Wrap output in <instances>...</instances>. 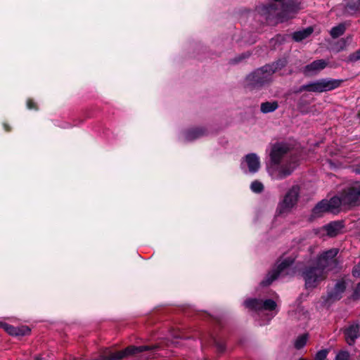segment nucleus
<instances>
[{
	"label": "nucleus",
	"mask_w": 360,
	"mask_h": 360,
	"mask_svg": "<svg viewBox=\"0 0 360 360\" xmlns=\"http://www.w3.org/2000/svg\"><path fill=\"white\" fill-rule=\"evenodd\" d=\"M289 150V145L284 142L276 143L271 146L269 153L270 164L268 167V172L273 179H283L290 176L295 170L296 167L295 162L280 165Z\"/></svg>",
	"instance_id": "obj_1"
},
{
	"label": "nucleus",
	"mask_w": 360,
	"mask_h": 360,
	"mask_svg": "<svg viewBox=\"0 0 360 360\" xmlns=\"http://www.w3.org/2000/svg\"><path fill=\"white\" fill-rule=\"evenodd\" d=\"M285 60H278L256 70L246 77V85L250 88L260 87L271 80L273 74L285 65Z\"/></svg>",
	"instance_id": "obj_2"
},
{
	"label": "nucleus",
	"mask_w": 360,
	"mask_h": 360,
	"mask_svg": "<svg viewBox=\"0 0 360 360\" xmlns=\"http://www.w3.org/2000/svg\"><path fill=\"white\" fill-rule=\"evenodd\" d=\"M342 82V79H321L300 86L299 92L307 91L309 92L321 93L333 90L339 87Z\"/></svg>",
	"instance_id": "obj_3"
},
{
	"label": "nucleus",
	"mask_w": 360,
	"mask_h": 360,
	"mask_svg": "<svg viewBox=\"0 0 360 360\" xmlns=\"http://www.w3.org/2000/svg\"><path fill=\"white\" fill-rule=\"evenodd\" d=\"M307 289L316 288L326 277V271L316 264L307 267L302 273Z\"/></svg>",
	"instance_id": "obj_4"
},
{
	"label": "nucleus",
	"mask_w": 360,
	"mask_h": 360,
	"mask_svg": "<svg viewBox=\"0 0 360 360\" xmlns=\"http://www.w3.org/2000/svg\"><path fill=\"white\" fill-rule=\"evenodd\" d=\"M293 262L294 259L290 257L285 258L279 261L276 269L269 272L266 278L261 282V284L263 286L269 285L279 276L288 274V269Z\"/></svg>",
	"instance_id": "obj_5"
},
{
	"label": "nucleus",
	"mask_w": 360,
	"mask_h": 360,
	"mask_svg": "<svg viewBox=\"0 0 360 360\" xmlns=\"http://www.w3.org/2000/svg\"><path fill=\"white\" fill-rule=\"evenodd\" d=\"M342 200L345 207H353L360 204V184H356L345 189L342 193Z\"/></svg>",
	"instance_id": "obj_6"
},
{
	"label": "nucleus",
	"mask_w": 360,
	"mask_h": 360,
	"mask_svg": "<svg viewBox=\"0 0 360 360\" xmlns=\"http://www.w3.org/2000/svg\"><path fill=\"white\" fill-rule=\"evenodd\" d=\"M246 308L253 311H275L277 307L276 302L271 299L265 300L258 299H249L245 301Z\"/></svg>",
	"instance_id": "obj_7"
},
{
	"label": "nucleus",
	"mask_w": 360,
	"mask_h": 360,
	"mask_svg": "<svg viewBox=\"0 0 360 360\" xmlns=\"http://www.w3.org/2000/svg\"><path fill=\"white\" fill-rule=\"evenodd\" d=\"M299 195V188L292 186V188L286 193L283 202L279 205L278 210L280 213H283L290 210L297 203Z\"/></svg>",
	"instance_id": "obj_8"
},
{
	"label": "nucleus",
	"mask_w": 360,
	"mask_h": 360,
	"mask_svg": "<svg viewBox=\"0 0 360 360\" xmlns=\"http://www.w3.org/2000/svg\"><path fill=\"white\" fill-rule=\"evenodd\" d=\"M151 349L152 347H150L148 346H131L126 348L124 350L111 353L109 355H108L105 358L106 360H121L123 358L129 356V354L142 352Z\"/></svg>",
	"instance_id": "obj_9"
},
{
	"label": "nucleus",
	"mask_w": 360,
	"mask_h": 360,
	"mask_svg": "<svg viewBox=\"0 0 360 360\" xmlns=\"http://www.w3.org/2000/svg\"><path fill=\"white\" fill-rule=\"evenodd\" d=\"M338 250L336 248H332L323 252L318 257L316 265L322 268V269L325 271V269L333 262L334 258L338 255Z\"/></svg>",
	"instance_id": "obj_10"
},
{
	"label": "nucleus",
	"mask_w": 360,
	"mask_h": 360,
	"mask_svg": "<svg viewBox=\"0 0 360 360\" xmlns=\"http://www.w3.org/2000/svg\"><path fill=\"white\" fill-rule=\"evenodd\" d=\"M243 168L246 166L250 173H255L258 172L260 168L259 158L256 153H250L245 155L244 160L241 163Z\"/></svg>",
	"instance_id": "obj_11"
},
{
	"label": "nucleus",
	"mask_w": 360,
	"mask_h": 360,
	"mask_svg": "<svg viewBox=\"0 0 360 360\" xmlns=\"http://www.w3.org/2000/svg\"><path fill=\"white\" fill-rule=\"evenodd\" d=\"M344 333L347 344L353 345L360 336V325L358 323L351 324L345 328Z\"/></svg>",
	"instance_id": "obj_12"
},
{
	"label": "nucleus",
	"mask_w": 360,
	"mask_h": 360,
	"mask_svg": "<svg viewBox=\"0 0 360 360\" xmlns=\"http://www.w3.org/2000/svg\"><path fill=\"white\" fill-rule=\"evenodd\" d=\"M328 63V62L323 59L314 60L304 68L303 72L307 75H316L323 70Z\"/></svg>",
	"instance_id": "obj_13"
},
{
	"label": "nucleus",
	"mask_w": 360,
	"mask_h": 360,
	"mask_svg": "<svg viewBox=\"0 0 360 360\" xmlns=\"http://www.w3.org/2000/svg\"><path fill=\"white\" fill-rule=\"evenodd\" d=\"M3 328L4 330L11 335H16V336H23L25 335L29 334L30 330V328L26 326H22L20 327H15L6 323L2 324Z\"/></svg>",
	"instance_id": "obj_14"
},
{
	"label": "nucleus",
	"mask_w": 360,
	"mask_h": 360,
	"mask_svg": "<svg viewBox=\"0 0 360 360\" xmlns=\"http://www.w3.org/2000/svg\"><path fill=\"white\" fill-rule=\"evenodd\" d=\"M342 228L343 225L341 221H333L323 227L327 235L330 237H334L339 234Z\"/></svg>",
	"instance_id": "obj_15"
},
{
	"label": "nucleus",
	"mask_w": 360,
	"mask_h": 360,
	"mask_svg": "<svg viewBox=\"0 0 360 360\" xmlns=\"http://www.w3.org/2000/svg\"><path fill=\"white\" fill-rule=\"evenodd\" d=\"M346 288V285L344 281H338L334 289L328 293V300L335 301L340 300L342 297V294L344 292Z\"/></svg>",
	"instance_id": "obj_16"
},
{
	"label": "nucleus",
	"mask_w": 360,
	"mask_h": 360,
	"mask_svg": "<svg viewBox=\"0 0 360 360\" xmlns=\"http://www.w3.org/2000/svg\"><path fill=\"white\" fill-rule=\"evenodd\" d=\"M328 205L329 208V212L335 213L338 212L340 207H345L342 200V195L340 196H335L330 200H328Z\"/></svg>",
	"instance_id": "obj_17"
},
{
	"label": "nucleus",
	"mask_w": 360,
	"mask_h": 360,
	"mask_svg": "<svg viewBox=\"0 0 360 360\" xmlns=\"http://www.w3.org/2000/svg\"><path fill=\"white\" fill-rule=\"evenodd\" d=\"M325 212H329V208L328 200H323L314 207L312 213L314 217H319Z\"/></svg>",
	"instance_id": "obj_18"
},
{
	"label": "nucleus",
	"mask_w": 360,
	"mask_h": 360,
	"mask_svg": "<svg viewBox=\"0 0 360 360\" xmlns=\"http://www.w3.org/2000/svg\"><path fill=\"white\" fill-rule=\"evenodd\" d=\"M259 11L262 15L265 16L266 19H269L271 15L278 14L276 12V6L273 4L260 7Z\"/></svg>",
	"instance_id": "obj_19"
},
{
	"label": "nucleus",
	"mask_w": 360,
	"mask_h": 360,
	"mask_svg": "<svg viewBox=\"0 0 360 360\" xmlns=\"http://www.w3.org/2000/svg\"><path fill=\"white\" fill-rule=\"evenodd\" d=\"M345 13L349 15L360 13V0L352 1L350 3H348L345 6Z\"/></svg>",
	"instance_id": "obj_20"
},
{
	"label": "nucleus",
	"mask_w": 360,
	"mask_h": 360,
	"mask_svg": "<svg viewBox=\"0 0 360 360\" xmlns=\"http://www.w3.org/2000/svg\"><path fill=\"white\" fill-rule=\"evenodd\" d=\"M312 32L313 29L311 27H307L303 30L294 32L292 38L296 41H300L308 37Z\"/></svg>",
	"instance_id": "obj_21"
},
{
	"label": "nucleus",
	"mask_w": 360,
	"mask_h": 360,
	"mask_svg": "<svg viewBox=\"0 0 360 360\" xmlns=\"http://www.w3.org/2000/svg\"><path fill=\"white\" fill-rule=\"evenodd\" d=\"M278 107L276 101L264 102L261 104V111L263 113H269L275 111Z\"/></svg>",
	"instance_id": "obj_22"
},
{
	"label": "nucleus",
	"mask_w": 360,
	"mask_h": 360,
	"mask_svg": "<svg viewBox=\"0 0 360 360\" xmlns=\"http://www.w3.org/2000/svg\"><path fill=\"white\" fill-rule=\"evenodd\" d=\"M205 134V131L202 129H195L188 131L185 136L186 141H193L202 136Z\"/></svg>",
	"instance_id": "obj_23"
},
{
	"label": "nucleus",
	"mask_w": 360,
	"mask_h": 360,
	"mask_svg": "<svg viewBox=\"0 0 360 360\" xmlns=\"http://www.w3.org/2000/svg\"><path fill=\"white\" fill-rule=\"evenodd\" d=\"M309 335L307 333L302 334L298 336L294 342V346L297 349H300L303 348L308 340Z\"/></svg>",
	"instance_id": "obj_24"
},
{
	"label": "nucleus",
	"mask_w": 360,
	"mask_h": 360,
	"mask_svg": "<svg viewBox=\"0 0 360 360\" xmlns=\"http://www.w3.org/2000/svg\"><path fill=\"white\" fill-rule=\"evenodd\" d=\"M345 31V27L343 24H340L338 26L333 27L330 32V34L333 38H338L344 34Z\"/></svg>",
	"instance_id": "obj_25"
},
{
	"label": "nucleus",
	"mask_w": 360,
	"mask_h": 360,
	"mask_svg": "<svg viewBox=\"0 0 360 360\" xmlns=\"http://www.w3.org/2000/svg\"><path fill=\"white\" fill-rule=\"evenodd\" d=\"M250 188L255 193H260L262 191L264 186L261 182L255 181L251 184Z\"/></svg>",
	"instance_id": "obj_26"
},
{
	"label": "nucleus",
	"mask_w": 360,
	"mask_h": 360,
	"mask_svg": "<svg viewBox=\"0 0 360 360\" xmlns=\"http://www.w3.org/2000/svg\"><path fill=\"white\" fill-rule=\"evenodd\" d=\"M328 354V349H321L316 354L314 360H327Z\"/></svg>",
	"instance_id": "obj_27"
},
{
	"label": "nucleus",
	"mask_w": 360,
	"mask_h": 360,
	"mask_svg": "<svg viewBox=\"0 0 360 360\" xmlns=\"http://www.w3.org/2000/svg\"><path fill=\"white\" fill-rule=\"evenodd\" d=\"M335 360H349V354L347 351H340L337 354Z\"/></svg>",
	"instance_id": "obj_28"
},
{
	"label": "nucleus",
	"mask_w": 360,
	"mask_h": 360,
	"mask_svg": "<svg viewBox=\"0 0 360 360\" xmlns=\"http://www.w3.org/2000/svg\"><path fill=\"white\" fill-rule=\"evenodd\" d=\"M348 61L355 62L358 60H360V49L357 50L356 52L350 54L348 57Z\"/></svg>",
	"instance_id": "obj_29"
},
{
	"label": "nucleus",
	"mask_w": 360,
	"mask_h": 360,
	"mask_svg": "<svg viewBox=\"0 0 360 360\" xmlns=\"http://www.w3.org/2000/svg\"><path fill=\"white\" fill-rule=\"evenodd\" d=\"M352 274L355 277H360V262L354 266Z\"/></svg>",
	"instance_id": "obj_30"
},
{
	"label": "nucleus",
	"mask_w": 360,
	"mask_h": 360,
	"mask_svg": "<svg viewBox=\"0 0 360 360\" xmlns=\"http://www.w3.org/2000/svg\"><path fill=\"white\" fill-rule=\"evenodd\" d=\"M27 106L29 109H34L35 108V104L32 100H28L27 101Z\"/></svg>",
	"instance_id": "obj_31"
},
{
	"label": "nucleus",
	"mask_w": 360,
	"mask_h": 360,
	"mask_svg": "<svg viewBox=\"0 0 360 360\" xmlns=\"http://www.w3.org/2000/svg\"><path fill=\"white\" fill-rule=\"evenodd\" d=\"M355 172L360 174V164L358 165L355 168Z\"/></svg>",
	"instance_id": "obj_32"
},
{
	"label": "nucleus",
	"mask_w": 360,
	"mask_h": 360,
	"mask_svg": "<svg viewBox=\"0 0 360 360\" xmlns=\"http://www.w3.org/2000/svg\"><path fill=\"white\" fill-rule=\"evenodd\" d=\"M278 19L281 21V22H283L284 20H285L286 19L285 18L284 15H279L278 16Z\"/></svg>",
	"instance_id": "obj_33"
},
{
	"label": "nucleus",
	"mask_w": 360,
	"mask_h": 360,
	"mask_svg": "<svg viewBox=\"0 0 360 360\" xmlns=\"http://www.w3.org/2000/svg\"><path fill=\"white\" fill-rule=\"evenodd\" d=\"M356 292H360V283L356 286Z\"/></svg>",
	"instance_id": "obj_34"
},
{
	"label": "nucleus",
	"mask_w": 360,
	"mask_h": 360,
	"mask_svg": "<svg viewBox=\"0 0 360 360\" xmlns=\"http://www.w3.org/2000/svg\"><path fill=\"white\" fill-rule=\"evenodd\" d=\"M289 10H290V8H288V6H287L286 8L284 10L283 13H285L286 11H288Z\"/></svg>",
	"instance_id": "obj_35"
},
{
	"label": "nucleus",
	"mask_w": 360,
	"mask_h": 360,
	"mask_svg": "<svg viewBox=\"0 0 360 360\" xmlns=\"http://www.w3.org/2000/svg\"><path fill=\"white\" fill-rule=\"evenodd\" d=\"M4 128L6 129V130H8V129H7V125L6 124H4Z\"/></svg>",
	"instance_id": "obj_36"
},
{
	"label": "nucleus",
	"mask_w": 360,
	"mask_h": 360,
	"mask_svg": "<svg viewBox=\"0 0 360 360\" xmlns=\"http://www.w3.org/2000/svg\"><path fill=\"white\" fill-rule=\"evenodd\" d=\"M298 360H306V359H303V358H300V359H299Z\"/></svg>",
	"instance_id": "obj_37"
}]
</instances>
